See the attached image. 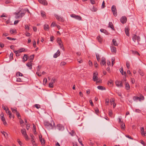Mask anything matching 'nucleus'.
Listing matches in <instances>:
<instances>
[{"mask_svg": "<svg viewBox=\"0 0 146 146\" xmlns=\"http://www.w3.org/2000/svg\"><path fill=\"white\" fill-rule=\"evenodd\" d=\"M25 13V11L24 10H21L17 13H15V17L16 19L21 18Z\"/></svg>", "mask_w": 146, "mask_h": 146, "instance_id": "f257e3e1", "label": "nucleus"}, {"mask_svg": "<svg viewBox=\"0 0 146 146\" xmlns=\"http://www.w3.org/2000/svg\"><path fill=\"white\" fill-rule=\"evenodd\" d=\"M53 126L51 123H49L48 121H45L44 122V125L46 128L49 130L51 129H53L54 128V127H55L54 126L55 123L53 122Z\"/></svg>", "mask_w": 146, "mask_h": 146, "instance_id": "f03ea898", "label": "nucleus"}, {"mask_svg": "<svg viewBox=\"0 0 146 146\" xmlns=\"http://www.w3.org/2000/svg\"><path fill=\"white\" fill-rule=\"evenodd\" d=\"M111 11L113 13V15L115 16H116L117 15V10L116 6L115 5H113L111 8Z\"/></svg>", "mask_w": 146, "mask_h": 146, "instance_id": "7ed1b4c3", "label": "nucleus"}, {"mask_svg": "<svg viewBox=\"0 0 146 146\" xmlns=\"http://www.w3.org/2000/svg\"><path fill=\"white\" fill-rule=\"evenodd\" d=\"M132 39L134 42H135L136 41H137L138 43L140 40V37L136 35H133L132 38Z\"/></svg>", "mask_w": 146, "mask_h": 146, "instance_id": "20e7f679", "label": "nucleus"}, {"mask_svg": "<svg viewBox=\"0 0 146 146\" xmlns=\"http://www.w3.org/2000/svg\"><path fill=\"white\" fill-rule=\"evenodd\" d=\"M21 132L23 135L24 136L26 140L28 139V136L26 133V131L25 129H23L21 130Z\"/></svg>", "mask_w": 146, "mask_h": 146, "instance_id": "39448f33", "label": "nucleus"}, {"mask_svg": "<svg viewBox=\"0 0 146 146\" xmlns=\"http://www.w3.org/2000/svg\"><path fill=\"white\" fill-rule=\"evenodd\" d=\"M141 97H138L136 96H135L133 97V99L134 101L137 102L138 100L139 101H141V100H143L144 98L143 96H142Z\"/></svg>", "mask_w": 146, "mask_h": 146, "instance_id": "423d86ee", "label": "nucleus"}, {"mask_svg": "<svg viewBox=\"0 0 146 146\" xmlns=\"http://www.w3.org/2000/svg\"><path fill=\"white\" fill-rule=\"evenodd\" d=\"M57 41L58 43L59 44L60 46V48H61L62 50H64V47L63 46V44L62 43V42L61 39L60 38H58L57 39Z\"/></svg>", "mask_w": 146, "mask_h": 146, "instance_id": "0eeeda50", "label": "nucleus"}, {"mask_svg": "<svg viewBox=\"0 0 146 146\" xmlns=\"http://www.w3.org/2000/svg\"><path fill=\"white\" fill-rule=\"evenodd\" d=\"M98 73L96 72L93 74V80L94 81H97L98 80Z\"/></svg>", "mask_w": 146, "mask_h": 146, "instance_id": "6e6552de", "label": "nucleus"}, {"mask_svg": "<svg viewBox=\"0 0 146 146\" xmlns=\"http://www.w3.org/2000/svg\"><path fill=\"white\" fill-rule=\"evenodd\" d=\"M71 16L78 20L80 21L82 20V17L80 16L72 14L71 15Z\"/></svg>", "mask_w": 146, "mask_h": 146, "instance_id": "1a4fd4ad", "label": "nucleus"}, {"mask_svg": "<svg viewBox=\"0 0 146 146\" xmlns=\"http://www.w3.org/2000/svg\"><path fill=\"white\" fill-rule=\"evenodd\" d=\"M54 16L56 18V19L60 21L63 22L64 21V19L62 17L58 16L57 15L55 14Z\"/></svg>", "mask_w": 146, "mask_h": 146, "instance_id": "9d476101", "label": "nucleus"}, {"mask_svg": "<svg viewBox=\"0 0 146 146\" xmlns=\"http://www.w3.org/2000/svg\"><path fill=\"white\" fill-rule=\"evenodd\" d=\"M115 84L118 87H122L123 86L122 82L120 81L117 80L115 81Z\"/></svg>", "mask_w": 146, "mask_h": 146, "instance_id": "9b49d317", "label": "nucleus"}, {"mask_svg": "<svg viewBox=\"0 0 146 146\" xmlns=\"http://www.w3.org/2000/svg\"><path fill=\"white\" fill-rule=\"evenodd\" d=\"M127 21V18L126 17L122 16L120 19V21L123 24L125 23Z\"/></svg>", "mask_w": 146, "mask_h": 146, "instance_id": "f8f14e48", "label": "nucleus"}, {"mask_svg": "<svg viewBox=\"0 0 146 146\" xmlns=\"http://www.w3.org/2000/svg\"><path fill=\"white\" fill-rule=\"evenodd\" d=\"M56 128L59 130H62L64 129L63 127L62 126V125L60 124H57L56 127Z\"/></svg>", "mask_w": 146, "mask_h": 146, "instance_id": "ddd939ff", "label": "nucleus"}, {"mask_svg": "<svg viewBox=\"0 0 146 146\" xmlns=\"http://www.w3.org/2000/svg\"><path fill=\"white\" fill-rule=\"evenodd\" d=\"M39 2L44 5H47L48 4L46 0H38Z\"/></svg>", "mask_w": 146, "mask_h": 146, "instance_id": "4468645a", "label": "nucleus"}, {"mask_svg": "<svg viewBox=\"0 0 146 146\" xmlns=\"http://www.w3.org/2000/svg\"><path fill=\"white\" fill-rule=\"evenodd\" d=\"M49 29V27L48 24H45L44 25V29L45 31H48Z\"/></svg>", "mask_w": 146, "mask_h": 146, "instance_id": "2eb2a0df", "label": "nucleus"}, {"mask_svg": "<svg viewBox=\"0 0 146 146\" xmlns=\"http://www.w3.org/2000/svg\"><path fill=\"white\" fill-rule=\"evenodd\" d=\"M60 54V52L58 50L56 53H55L53 56L54 58H56Z\"/></svg>", "mask_w": 146, "mask_h": 146, "instance_id": "dca6fc26", "label": "nucleus"}, {"mask_svg": "<svg viewBox=\"0 0 146 146\" xmlns=\"http://www.w3.org/2000/svg\"><path fill=\"white\" fill-rule=\"evenodd\" d=\"M6 113L9 115V117L10 118H11L12 117V113L10 111L8 108L6 110Z\"/></svg>", "mask_w": 146, "mask_h": 146, "instance_id": "f3484780", "label": "nucleus"}, {"mask_svg": "<svg viewBox=\"0 0 146 146\" xmlns=\"http://www.w3.org/2000/svg\"><path fill=\"white\" fill-rule=\"evenodd\" d=\"M125 31L127 36H129V29L128 28L126 27L125 29Z\"/></svg>", "mask_w": 146, "mask_h": 146, "instance_id": "a211bd4d", "label": "nucleus"}, {"mask_svg": "<svg viewBox=\"0 0 146 146\" xmlns=\"http://www.w3.org/2000/svg\"><path fill=\"white\" fill-rule=\"evenodd\" d=\"M106 59L104 58H102V62L101 63V65H106Z\"/></svg>", "mask_w": 146, "mask_h": 146, "instance_id": "6ab92c4d", "label": "nucleus"}, {"mask_svg": "<svg viewBox=\"0 0 146 146\" xmlns=\"http://www.w3.org/2000/svg\"><path fill=\"white\" fill-rule=\"evenodd\" d=\"M111 51L112 52L116 53V48L113 46H112L111 47Z\"/></svg>", "mask_w": 146, "mask_h": 146, "instance_id": "aec40b11", "label": "nucleus"}, {"mask_svg": "<svg viewBox=\"0 0 146 146\" xmlns=\"http://www.w3.org/2000/svg\"><path fill=\"white\" fill-rule=\"evenodd\" d=\"M100 90H105L106 88L105 87L101 86H98L97 87Z\"/></svg>", "mask_w": 146, "mask_h": 146, "instance_id": "412c9836", "label": "nucleus"}, {"mask_svg": "<svg viewBox=\"0 0 146 146\" xmlns=\"http://www.w3.org/2000/svg\"><path fill=\"white\" fill-rule=\"evenodd\" d=\"M28 56L27 55L25 54L23 57V61L24 62L26 61L28 59Z\"/></svg>", "mask_w": 146, "mask_h": 146, "instance_id": "4be33fe9", "label": "nucleus"}, {"mask_svg": "<svg viewBox=\"0 0 146 146\" xmlns=\"http://www.w3.org/2000/svg\"><path fill=\"white\" fill-rule=\"evenodd\" d=\"M41 15L44 18L46 17V15H45V13L43 11H41L40 12Z\"/></svg>", "mask_w": 146, "mask_h": 146, "instance_id": "5701e85b", "label": "nucleus"}, {"mask_svg": "<svg viewBox=\"0 0 146 146\" xmlns=\"http://www.w3.org/2000/svg\"><path fill=\"white\" fill-rule=\"evenodd\" d=\"M27 66L29 67V69H31L32 68V63L31 62H28L26 64Z\"/></svg>", "mask_w": 146, "mask_h": 146, "instance_id": "b1692460", "label": "nucleus"}, {"mask_svg": "<svg viewBox=\"0 0 146 146\" xmlns=\"http://www.w3.org/2000/svg\"><path fill=\"white\" fill-rule=\"evenodd\" d=\"M120 72L122 75H124L125 76H126V73L125 72H124L123 68H121V70H120Z\"/></svg>", "mask_w": 146, "mask_h": 146, "instance_id": "393cba45", "label": "nucleus"}, {"mask_svg": "<svg viewBox=\"0 0 146 146\" xmlns=\"http://www.w3.org/2000/svg\"><path fill=\"white\" fill-rule=\"evenodd\" d=\"M12 111L13 113H16L17 111V108H11Z\"/></svg>", "mask_w": 146, "mask_h": 146, "instance_id": "a878e982", "label": "nucleus"}, {"mask_svg": "<svg viewBox=\"0 0 146 146\" xmlns=\"http://www.w3.org/2000/svg\"><path fill=\"white\" fill-rule=\"evenodd\" d=\"M16 30L15 29H11L10 31V32L11 34L16 33Z\"/></svg>", "mask_w": 146, "mask_h": 146, "instance_id": "bb28decb", "label": "nucleus"}, {"mask_svg": "<svg viewBox=\"0 0 146 146\" xmlns=\"http://www.w3.org/2000/svg\"><path fill=\"white\" fill-rule=\"evenodd\" d=\"M125 88L127 90H129L130 89V86L128 83L125 82Z\"/></svg>", "mask_w": 146, "mask_h": 146, "instance_id": "cd10ccee", "label": "nucleus"}, {"mask_svg": "<svg viewBox=\"0 0 146 146\" xmlns=\"http://www.w3.org/2000/svg\"><path fill=\"white\" fill-rule=\"evenodd\" d=\"M109 27L111 28L112 29H113L114 27L113 25L111 22H110L109 23Z\"/></svg>", "mask_w": 146, "mask_h": 146, "instance_id": "c85d7f7f", "label": "nucleus"}, {"mask_svg": "<svg viewBox=\"0 0 146 146\" xmlns=\"http://www.w3.org/2000/svg\"><path fill=\"white\" fill-rule=\"evenodd\" d=\"M18 50L19 51V52H20V53H21L24 51H26V49L24 48H21L19 50Z\"/></svg>", "mask_w": 146, "mask_h": 146, "instance_id": "c756f323", "label": "nucleus"}, {"mask_svg": "<svg viewBox=\"0 0 146 146\" xmlns=\"http://www.w3.org/2000/svg\"><path fill=\"white\" fill-rule=\"evenodd\" d=\"M112 42L113 44V45L115 46H117L118 44H117V42H116V40L115 39H113L112 40Z\"/></svg>", "mask_w": 146, "mask_h": 146, "instance_id": "7c9ffc66", "label": "nucleus"}, {"mask_svg": "<svg viewBox=\"0 0 146 146\" xmlns=\"http://www.w3.org/2000/svg\"><path fill=\"white\" fill-rule=\"evenodd\" d=\"M19 51L18 50H13L14 52L16 54V56H19V55L18 54L19 53H20V52H19Z\"/></svg>", "mask_w": 146, "mask_h": 146, "instance_id": "2f4dec72", "label": "nucleus"}, {"mask_svg": "<svg viewBox=\"0 0 146 146\" xmlns=\"http://www.w3.org/2000/svg\"><path fill=\"white\" fill-rule=\"evenodd\" d=\"M40 140L41 142V144L42 145H44L45 143V141L44 139H40Z\"/></svg>", "mask_w": 146, "mask_h": 146, "instance_id": "473e14b6", "label": "nucleus"}, {"mask_svg": "<svg viewBox=\"0 0 146 146\" xmlns=\"http://www.w3.org/2000/svg\"><path fill=\"white\" fill-rule=\"evenodd\" d=\"M33 129L34 131V133L35 134H36V127L35 125L34 124H33Z\"/></svg>", "mask_w": 146, "mask_h": 146, "instance_id": "72a5a7b5", "label": "nucleus"}, {"mask_svg": "<svg viewBox=\"0 0 146 146\" xmlns=\"http://www.w3.org/2000/svg\"><path fill=\"white\" fill-rule=\"evenodd\" d=\"M139 72L140 75H141V76H144V73L141 70H139Z\"/></svg>", "mask_w": 146, "mask_h": 146, "instance_id": "f704fd0d", "label": "nucleus"}, {"mask_svg": "<svg viewBox=\"0 0 146 146\" xmlns=\"http://www.w3.org/2000/svg\"><path fill=\"white\" fill-rule=\"evenodd\" d=\"M1 115H2L1 117V119L2 121H4L5 119V118L4 117V114L3 113H1Z\"/></svg>", "mask_w": 146, "mask_h": 146, "instance_id": "c9c22d12", "label": "nucleus"}, {"mask_svg": "<svg viewBox=\"0 0 146 146\" xmlns=\"http://www.w3.org/2000/svg\"><path fill=\"white\" fill-rule=\"evenodd\" d=\"M97 10V9L95 7H93V8L91 9V10L92 11L94 12H96V11Z\"/></svg>", "mask_w": 146, "mask_h": 146, "instance_id": "e433bc0d", "label": "nucleus"}, {"mask_svg": "<svg viewBox=\"0 0 146 146\" xmlns=\"http://www.w3.org/2000/svg\"><path fill=\"white\" fill-rule=\"evenodd\" d=\"M13 52H11L10 53V56H9V58H10V59H11L12 60L13 59Z\"/></svg>", "mask_w": 146, "mask_h": 146, "instance_id": "4c0bfd02", "label": "nucleus"}, {"mask_svg": "<svg viewBox=\"0 0 146 146\" xmlns=\"http://www.w3.org/2000/svg\"><path fill=\"white\" fill-rule=\"evenodd\" d=\"M96 55L97 60L98 61H99L100 60V58L99 54L98 53H96Z\"/></svg>", "mask_w": 146, "mask_h": 146, "instance_id": "58836bf2", "label": "nucleus"}, {"mask_svg": "<svg viewBox=\"0 0 146 146\" xmlns=\"http://www.w3.org/2000/svg\"><path fill=\"white\" fill-rule=\"evenodd\" d=\"M17 75L18 76H22L23 74L19 72H17Z\"/></svg>", "mask_w": 146, "mask_h": 146, "instance_id": "ea45409f", "label": "nucleus"}, {"mask_svg": "<svg viewBox=\"0 0 146 146\" xmlns=\"http://www.w3.org/2000/svg\"><path fill=\"white\" fill-rule=\"evenodd\" d=\"M112 114V111L111 110H109V115L110 116H111Z\"/></svg>", "mask_w": 146, "mask_h": 146, "instance_id": "a19ab883", "label": "nucleus"}, {"mask_svg": "<svg viewBox=\"0 0 146 146\" xmlns=\"http://www.w3.org/2000/svg\"><path fill=\"white\" fill-rule=\"evenodd\" d=\"M126 65L128 68H129L130 66V64L129 62L127 61L126 63Z\"/></svg>", "mask_w": 146, "mask_h": 146, "instance_id": "79ce46f5", "label": "nucleus"}, {"mask_svg": "<svg viewBox=\"0 0 146 146\" xmlns=\"http://www.w3.org/2000/svg\"><path fill=\"white\" fill-rule=\"evenodd\" d=\"M121 128L122 129H124L125 128V124L123 123H121Z\"/></svg>", "mask_w": 146, "mask_h": 146, "instance_id": "37998d69", "label": "nucleus"}, {"mask_svg": "<svg viewBox=\"0 0 146 146\" xmlns=\"http://www.w3.org/2000/svg\"><path fill=\"white\" fill-rule=\"evenodd\" d=\"M114 60H115V58H111V61H112V62H111V64H112V66H113L114 64Z\"/></svg>", "mask_w": 146, "mask_h": 146, "instance_id": "c03bdc74", "label": "nucleus"}, {"mask_svg": "<svg viewBox=\"0 0 146 146\" xmlns=\"http://www.w3.org/2000/svg\"><path fill=\"white\" fill-rule=\"evenodd\" d=\"M39 69H37V72L36 73V74L39 76H40L41 74H40V73L39 72Z\"/></svg>", "mask_w": 146, "mask_h": 146, "instance_id": "a18cd8bd", "label": "nucleus"}, {"mask_svg": "<svg viewBox=\"0 0 146 146\" xmlns=\"http://www.w3.org/2000/svg\"><path fill=\"white\" fill-rule=\"evenodd\" d=\"M70 133V134L72 136H74L75 134V133L74 131L73 130H72V131L71 133Z\"/></svg>", "mask_w": 146, "mask_h": 146, "instance_id": "49530a36", "label": "nucleus"}, {"mask_svg": "<svg viewBox=\"0 0 146 146\" xmlns=\"http://www.w3.org/2000/svg\"><path fill=\"white\" fill-rule=\"evenodd\" d=\"M110 102L111 103V104H113V102H114V100L113 98L111 99L110 101Z\"/></svg>", "mask_w": 146, "mask_h": 146, "instance_id": "de8ad7c7", "label": "nucleus"}, {"mask_svg": "<svg viewBox=\"0 0 146 146\" xmlns=\"http://www.w3.org/2000/svg\"><path fill=\"white\" fill-rule=\"evenodd\" d=\"M132 52L133 53L135 54H137L139 55H140L136 51H133Z\"/></svg>", "mask_w": 146, "mask_h": 146, "instance_id": "09e8293b", "label": "nucleus"}, {"mask_svg": "<svg viewBox=\"0 0 146 146\" xmlns=\"http://www.w3.org/2000/svg\"><path fill=\"white\" fill-rule=\"evenodd\" d=\"M49 87L50 88H52L53 87V84L50 82L49 84Z\"/></svg>", "mask_w": 146, "mask_h": 146, "instance_id": "8fccbe9b", "label": "nucleus"}, {"mask_svg": "<svg viewBox=\"0 0 146 146\" xmlns=\"http://www.w3.org/2000/svg\"><path fill=\"white\" fill-rule=\"evenodd\" d=\"M17 142L20 145V146H22V143L21 142L20 140L19 139H18Z\"/></svg>", "mask_w": 146, "mask_h": 146, "instance_id": "3c124183", "label": "nucleus"}, {"mask_svg": "<svg viewBox=\"0 0 146 146\" xmlns=\"http://www.w3.org/2000/svg\"><path fill=\"white\" fill-rule=\"evenodd\" d=\"M78 141L79 143L81 144V145L82 146H84V145L82 143L81 140L80 138H79L78 139Z\"/></svg>", "mask_w": 146, "mask_h": 146, "instance_id": "603ef678", "label": "nucleus"}, {"mask_svg": "<svg viewBox=\"0 0 146 146\" xmlns=\"http://www.w3.org/2000/svg\"><path fill=\"white\" fill-rule=\"evenodd\" d=\"M66 64V62H62L60 63V66H63L65 65Z\"/></svg>", "mask_w": 146, "mask_h": 146, "instance_id": "864d4df0", "label": "nucleus"}, {"mask_svg": "<svg viewBox=\"0 0 146 146\" xmlns=\"http://www.w3.org/2000/svg\"><path fill=\"white\" fill-rule=\"evenodd\" d=\"M105 7V3L104 1L102 3V8H104Z\"/></svg>", "mask_w": 146, "mask_h": 146, "instance_id": "5fc2aeb1", "label": "nucleus"}, {"mask_svg": "<svg viewBox=\"0 0 146 146\" xmlns=\"http://www.w3.org/2000/svg\"><path fill=\"white\" fill-rule=\"evenodd\" d=\"M25 28L26 30H29V27L28 25H25Z\"/></svg>", "mask_w": 146, "mask_h": 146, "instance_id": "6e6d98bb", "label": "nucleus"}, {"mask_svg": "<svg viewBox=\"0 0 146 146\" xmlns=\"http://www.w3.org/2000/svg\"><path fill=\"white\" fill-rule=\"evenodd\" d=\"M55 25H56V24H55V23H54V22H52L50 26L51 27H54Z\"/></svg>", "mask_w": 146, "mask_h": 146, "instance_id": "4d7b16f0", "label": "nucleus"}, {"mask_svg": "<svg viewBox=\"0 0 146 146\" xmlns=\"http://www.w3.org/2000/svg\"><path fill=\"white\" fill-rule=\"evenodd\" d=\"M33 46L35 48L36 47V42L35 40H34L33 41Z\"/></svg>", "mask_w": 146, "mask_h": 146, "instance_id": "13d9d810", "label": "nucleus"}, {"mask_svg": "<svg viewBox=\"0 0 146 146\" xmlns=\"http://www.w3.org/2000/svg\"><path fill=\"white\" fill-rule=\"evenodd\" d=\"M140 143L142 144L144 146L145 145L144 142L142 140H141Z\"/></svg>", "mask_w": 146, "mask_h": 146, "instance_id": "bf43d9fd", "label": "nucleus"}, {"mask_svg": "<svg viewBox=\"0 0 146 146\" xmlns=\"http://www.w3.org/2000/svg\"><path fill=\"white\" fill-rule=\"evenodd\" d=\"M35 106V107L37 109H38L40 108V105L38 104H36Z\"/></svg>", "mask_w": 146, "mask_h": 146, "instance_id": "052dcab7", "label": "nucleus"}, {"mask_svg": "<svg viewBox=\"0 0 146 146\" xmlns=\"http://www.w3.org/2000/svg\"><path fill=\"white\" fill-rule=\"evenodd\" d=\"M55 81V79L54 78H52L51 80V83L52 84L54 83Z\"/></svg>", "mask_w": 146, "mask_h": 146, "instance_id": "680f3d73", "label": "nucleus"}, {"mask_svg": "<svg viewBox=\"0 0 146 146\" xmlns=\"http://www.w3.org/2000/svg\"><path fill=\"white\" fill-rule=\"evenodd\" d=\"M54 39V37L53 36H51L50 37V41H52Z\"/></svg>", "mask_w": 146, "mask_h": 146, "instance_id": "e2e57ef3", "label": "nucleus"}, {"mask_svg": "<svg viewBox=\"0 0 146 146\" xmlns=\"http://www.w3.org/2000/svg\"><path fill=\"white\" fill-rule=\"evenodd\" d=\"M34 55H31L30 56V59L31 60H33V58H34Z\"/></svg>", "mask_w": 146, "mask_h": 146, "instance_id": "0e129e2a", "label": "nucleus"}, {"mask_svg": "<svg viewBox=\"0 0 146 146\" xmlns=\"http://www.w3.org/2000/svg\"><path fill=\"white\" fill-rule=\"evenodd\" d=\"M97 38L98 39V40L99 42H101V39L100 36H99L98 37H97Z\"/></svg>", "mask_w": 146, "mask_h": 146, "instance_id": "69168bd1", "label": "nucleus"}, {"mask_svg": "<svg viewBox=\"0 0 146 146\" xmlns=\"http://www.w3.org/2000/svg\"><path fill=\"white\" fill-rule=\"evenodd\" d=\"M25 35L27 36H30V34L29 32H26Z\"/></svg>", "mask_w": 146, "mask_h": 146, "instance_id": "338daca9", "label": "nucleus"}, {"mask_svg": "<svg viewBox=\"0 0 146 146\" xmlns=\"http://www.w3.org/2000/svg\"><path fill=\"white\" fill-rule=\"evenodd\" d=\"M16 81L17 82H21V79L20 78H17Z\"/></svg>", "mask_w": 146, "mask_h": 146, "instance_id": "774afa93", "label": "nucleus"}]
</instances>
